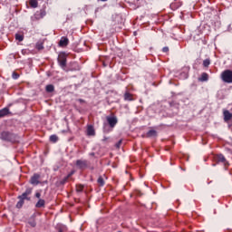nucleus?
<instances>
[{
  "mask_svg": "<svg viewBox=\"0 0 232 232\" xmlns=\"http://www.w3.org/2000/svg\"><path fill=\"white\" fill-rule=\"evenodd\" d=\"M29 195H32V188H26V190L20 196H18L19 201L16 203V208L21 209L24 205V200H30Z\"/></svg>",
  "mask_w": 232,
  "mask_h": 232,
  "instance_id": "1",
  "label": "nucleus"
},
{
  "mask_svg": "<svg viewBox=\"0 0 232 232\" xmlns=\"http://www.w3.org/2000/svg\"><path fill=\"white\" fill-rule=\"evenodd\" d=\"M0 139L2 140H5L6 142H15L17 140V135L9 131H3Z\"/></svg>",
  "mask_w": 232,
  "mask_h": 232,
  "instance_id": "2",
  "label": "nucleus"
},
{
  "mask_svg": "<svg viewBox=\"0 0 232 232\" xmlns=\"http://www.w3.org/2000/svg\"><path fill=\"white\" fill-rule=\"evenodd\" d=\"M221 79H222L223 82H227V84H232V71L225 70L221 73Z\"/></svg>",
  "mask_w": 232,
  "mask_h": 232,
  "instance_id": "3",
  "label": "nucleus"
},
{
  "mask_svg": "<svg viewBox=\"0 0 232 232\" xmlns=\"http://www.w3.org/2000/svg\"><path fill=\"white\" fill-rule=\"evenodd\" d=\"M76 167L79 169H86V168H88V160H76Z\"/></svg>",
  "mask_w": 232,
  "mask_h": 232,
  "instance_id": "4",
  "label": "nucleus"
},
{
  "mask_svg": "<svg viewBox=\"0 0 232 232\" xmlns=\"http://www.w3.org/2000/svg\"><path fill=\"white\" fill-rule=\"evenodd\" d=\"M58 63L61 68H66V55L63 53L58 55Z\"/></svg>",
  "mask_w": 232,
  "mask_h": 232,
  "instance_id": "5",
  "label": "nucleus"
},
{
  "mask_svg": "<svg viewBox=\"0 0 232 232\" xmlns=\"http://www.w3.org/2000/svg\"><path fill=\"white\" fill-rule=\"evenodd\" d=\"M39 179H41V175L34 174L30 179V182L33 186H38L40 184Z\"/></svg>",
  "mask_w": 232,
  "mask_h": 232,
  "instance_id": "6",
  "label": "nucleus"
},
{
  "mask_svg": "<svg viewBox=\"0 0 232 232\" xmlns=\"http://www.w3.org/2000/svg\"><path fill=\"white\" fill-rule=\"evenodd\" d=\"M216 160L218 162H222V164H224V166H229V163L227 162V160H226V157H224V155L222 154H218L216 156Z\"/></svg>",
  "mask_w": 232,
  "mask_h": 232,
  "instance_id": "7",
  "label": "nucleus"
},
{
  "mask_svg": "<svg viewBox=\"0 0 232 232\" xmlns=\"http://www.w3.org/2000/svg\"><path fill=\"white\" fill-rule=\"evenodd\" d=\"M107 122L111 128H115V125L117 124V117H107Z\"/></svg>",
  "mask_w": 232,
  "mask_h": 232,
  "instance_id": "8",
  "label": "nucleus"
},
{
  "mask_svg": "<svg viewBox=\"0 0 232 232\" xmlns=\"http://www.w3.org/2000/svg\"><path fill=\"white\" fill-rule=\"evenodd\" d=\"M6 115H10V109H8V107L0 110V119L6 117Z\"/></svg>",
  "mask_w": 232,
  "mask_h": 232,
  "instance_id": "9",
  "label": "nucleus"
},
{
  "mask_svg": "<svg viewBox=\"0 0 232 232\" xmlns=\"http://www.w3.org/2000/svg\"><path fill=\"white\" fill-rule=\"evenodd\" d=\"M223 115L225 122H228V121H231L232 113L229 112V111H224Z\"/></svg>",
  "mask_w": 232,
  "mask_h": 232,
  "instance_id": "10",
  "label": "nucleus"
},
{
  "mask_svg": "<svg viewBox=\"0 0 232 232\" xmlns=\"http://www.w3.org/2000/svg\"><path fill=\"white\" fill-rule=\"evenodd\" d=\"M87 135L90 137H93L95 135V129H93V126L89 125L87 128Z\"/></svg>",
  "mask_w": 232,
  "mask_h": 232,
  "instance_id": "11",
  "label": "nucleus"
},
{
  "mask_svg": "<svg viewBox=\"0 0 232 232\" xmlns=\"http://www.w3.org/2000/svg\"><path fill=\"white\" fill-rule=\"evenodd\" d=\"M44 15H46V11L44 10H40V12H37L35 14V18L36 19H43V17H44Z\"/></svg>",
  "mask_w": 232,
  "mask_h": 232,
  "instance_id": "12",
  "label": "nucleus"
},
{
  "mask_svg": "<svg viewBox=\"0 0 232 232\" xmlns=\"http://www.w3.org/2000/svg\"><path fill=\"white\" fill-rule=\"evenodd\" d=\"M68 43H69V40L67 37H62L59 42V45L60 46H68Z\"/></svg>",
  "mask_w": 232,
  "mask_h": 232,
  "instance_id": "13",
  "label": "nucleus"
},
{
  "mask_svg": "<svg viewBox=\"0 0 232 232\" xmlns=\"http://www.w3.org/2000/svg\"><path fill=\"white\" fill-rule=\"evenodd\" d=\"M46 201L44 199H39L38 202L35 204V208H44Z\"/></svg>",
  "mask_w": 232,
  "mask_h": 232,
  "instance_id": "14",
  "label": "nucleus"
},
{
  "mask_svg": "<svg viewBox=\"0 0 232 232\" xmlns=\"http://www.w3.org/2000/svg\"><path fill=\"white\" fill-rule=\"evenodd\" d=\"M29 5L31 8H37V6H39V3L37 2V0H30Z\"/></svg>",
  "mask_w": 232,
  "mask_h": 232,
  "instance_id": "15",
  "label": "nucleus"
},
{
  "mask_svg": "<svg viewBox=\"0 0 232 232\" xmlns=\"http://www.w3.org/2000/svg\"><path fill=\"white\" fill-rule=\"evenodd\" d=\"M55 87L52 84L46 85L45 87V91L47 92V93H52L53 92H54Z\"/></svg>",
  "mask_w": 232,
  "mask_h": 232,
  "instance_id": "16",
  "label": "nucleus"
},
{
  "mask_svg": "<svg viewBox=\"0 0 232 232\" xmlns=\"http://www.w3.org/2000/svg\"><path fill=\"white\" fill-rule=\"evenodd\" d=\"M147 137H157V130H150L147 132Z\"/></svg>",
  "mask_w": 232,
  "mask_h": 232,
  "instance_id": "17",
  "label": "nucleus"
},
{
  "mask_svg": "<svg viewBox=\"0 0 232 232\" xmlns=\"http://www.w3.org/2000/svg\"><path fill=\"white\" fill-rule=\"evenodd\" d=\"M15 39H16V41H19V43H22V41L24 40V35H23L21 34H15Z\"/></svg>",
  "mask_w": 232,
  "mask_h": 232,
  "instance_id": "18",
  "label": "nucleus"
},
{
  "mask_svg": "<svg viewBox=\"0 0 232 232\" xmlns=\"http://www.w3.org/2000/svg\"><path fill=\"white\" fill-rule=\"evenodd\" d=\"M124 100H125V101H133V97L131 96V93H130V92H125V94H124Z\"/></svg>",
  "mask_w": 232,
  "mask_h": 232,
  "instance_id": "19",
  "label": "nucleus"
},
{
  "mask_svg": "<svg viewBox=\"0 0 232 232\" xmlns=\"http://www.w3.org/2000/svg\"><path fill=\"white\" fill-rule=\"evenodd\" d=\"M59 140V137L57 135H51L50 136V141L51 142H57Z\"/></svg>",
  "mask_w": 232,
  "mask_h": 232,
  "instance_id": "20",
  "label": "nucleus"
},
{
  "mask_svg": "<svg viewBox=\"0 0 232 232\" xmlns=\"http://www.w3.org/2000/svg\"><path fill=\"white\" fill-rule=\"evenodd\" d=\"M209 64H211V60L206 59V60L203 61V66L205 68H208V66H209Z\"/></svg>",
  "mask_w": 232,
  "mask_h": 232,
  "instance_id": "21",
  "label": "nucleus"
},
{
  "mask_svg": "<svg viewBox=\"0 0 232 232\" xmlns=\"http://www.w3.org/2000/svg\"><path fill=\"white\" fill-rule=\"evenodd\" d=\"M208 73L203 72V73L201 74L200 81H202V82H206V81H208Z\"/></svg>",
  "mask_w": 232,
  "mask_h": 232,
  "instance_id": "22",
  "label": "nucleus"
},
{
  "mask_svg": "<svg viewBox=\"0 0 232 232\" xmlns=\"http://www.w3.org/2000/svg\"><path fill=\"white\" fill-rule=\"evenodd\" d=\"M84 188V187L82 185H77L76 186V191L77 193H82V189Z\"/></svg>",
  "mask_w": 232,
  "mask_h": 232,
  "instance_id": "23",
  "label": "nucleus"
},
{
  "mask_svg": "<svg viewBox=\"0 0 232 232\" xmlns=\"http://www.w3.org/2000/svg\"><path fill=\"white\" fill-rule=\"evenodd\" d=\"M98 184H100V186H104V179H102V177L98 179Z\"/></svg>",
  "mask_w": 232,
  "mask_h": 232,
  "instance_id": "24",
  "label": "nucleus"
},
{
  "mask_svg": "<svg viewBox=\"0 0 232 232\" xmlns=\"http://www.w3.org/2000/svg\"><path fill=\"white\" fill-rule=\"evenodd\" d=\"M29 225L31 227H35V226H37V223L35 222V220H31L29 221Z\"/></svg>",
  "mask_w": 232,
  "mask_h": 232,
  "instance_id": "25",
  "label": "nucleus"
},
{
  "mask_svg": "<svg viewBox=\"0 0 232 232\" xmlns=\"http://www.w3.org/2000/svg\"><path fill=\"white\" fill-rule=\"evenodd\" d=\"M12 78L14 80H17V79H19V74L17 72H14L12 74Z\"/></svg>",
  "mask_w": 232,
  "mask_h": 232,
  "instance_id": "26",
  "label": "nucleus"
},
{
  "mask_svg": "<svg viewBox=\"0 0 232 232\" xmlns=\"http://www.w3.org/2000/svg\"><path fill=\"white\" fill-rule=\"evenodd\" d=\"M162 52H164L165 53H167V52H169V47H163V48H162Z\"/></svg>",
  "mask_w": 232,
  "mask_h": 232,
  "instance_id": "27",
  "label": "nucleus"
},
{
  "mask_svg": "<svg viewBox=\"0 0 232 232\" xmlns=\"http://www.w3.org/2000/svg\"><path fill=\"white\" fill-rule=\"evenodd\" d=\"M121 144H122V140H120L119 142L116 143V148H121Z\"/></svg>",
  "mask_w": 232,
  "mask_h": 232,
  "instance_id": "28",
  "label": "nucleus"
},
{
  "mask_svg": "<svg viewBox=\"0 0 232 232\" xmlns=\"http://www.w3.org/2000/svg\"><path fill=\"white\" fill-rule=\"evenodd\" d=\"M35 197H36V198H41V193L40 192H36L35 193Z\"/></svg>",
  "mask_w": 232,
  "mask_h": 232,
  "instance_id": "29",
  "label": "nucleus"
},
{
  "mask_svg": "<svg viewBox=\"0 0 232 232\" xmlns=\"http://www.w3.org/2000/svg\"><path fill=\"white\" fill-rule=\"evenodd\" d=\"M38 50H43V45L42 44L38 45Z\"/></svg>",
  "mask_w": 232,
  "mask_h": 232,
  "instance_id": "30",
  "label": "nucleus"
},
{
  "mask_svg": "<svg viewBox=\"0 0 232 232\" xmlns=\"http://www.w3.org/2000/svg\"><path fill=\"white\" fill-rule=\"evenodd\" d=\"M170 6L171 8H173L175 6V4H171Z\"/></svg>",
  "mask_w": 232,
  "mask_h": 232,
  "instance_id": "31",
  "label": "nucleus"
},
{
  "mask_svg": "<svg viewBox=\"0 0 232 232\" xmlns=\"http://www.w3.org/2000/svg\"><path fill=\"white\" fill-rule=\"evenodd\" d=\"M66 180H68V177H67V178H65V179L63 180V182H66Z\"/></svg>",
  "mask_w": 232,
  "mask_h": 232,
  "instance_id": "32",
  "label": "nucleus"
},
{
  "mask_svg": "<svg viewBox=\"0 0 232 232\" xmlns=\"http://www.w3.org/2000/svg\"><path fill=\"white\" fill-rule=\"evenodd\" d=\"M58 232H63V229H59V231Z\"/></svg>",
  "mask_w": 232,
  "mask_h": 232,
  "instance_id": "33",
  "label": "nucleus"
},
{
  "mask_svg": "<svg viewBox=\"0 0 232 232\" xmlns=\"http://www.w3.org/2000/svg\"><path fill=\"white\" fill-rule=\"evenodd\" d=\"M101 1L106 2V1H108V0H101Z\"/></svg>",
  "mask_w": 232,
  "mask_h": 232,
  "instance_id": "34",
  "label": "nucleus"
},
{
  "mask_svg": "<svg viewBox=\"0 0 232 232\" xmlns=\"http://www.w3.org/2000/svg\"><path fill=\"white\" fill-rule=\"evenodd\" d=\"M68 177H72V174H69Z\"/></svg>",
  "mask_w": 232,
  "mask_h": 232,
  "instance_id": "35",
  "label": "nucleus"
},
{
  "mask_svg": "<svg viewBox=\"0 0 232 232\" xmlns=\"http://www.w3.org/2000/svg\"><path fill=\"white\" fill-rule=\"evenodd\" d=\"M103 140H106V138H105V139H103Z\"/></svg>",
  "mask_w": 232,
  "mask_h": 232,
  "instance_id": "36",
  "label": "nucleus"
}]
</instances>
